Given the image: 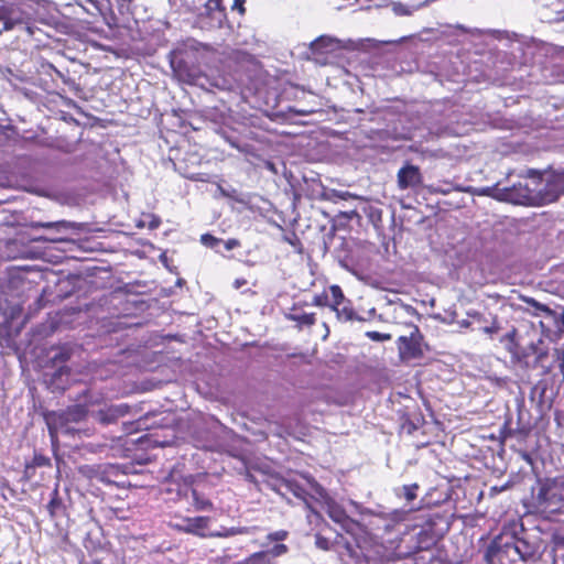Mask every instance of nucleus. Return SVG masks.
<instances>
[{"label": "nucleus", "instance_id": "nucleus-1", "mask_svg": "<svg viewBox=\"0 0 564 564\" xmlns=\"http://www.w3.org/2000/svg\"><path fill=\"white\" fill-rule=\"evenodd\" d=\"M509 539L519 562H535L545 549L541 534L528 531L523 523L509 534Z\"/></svg>", "mask_w": 564, "mask_h": 564}, {"label": "nucleus", "instance_id": "nucleus-2", "mask_svg": "<svg viewBox=\"0 0 564 564\" xmlns=\"http://www.w3.org/2000/svg\"><path fill=\"white\" fill-rule=\"evenodd\" d=\"M539 178L540 185V202L542 205H547L556 202L564 195V170H547L539 172L534 170L528 171L529 177Z\"/></svg>", "mask_w": 564, "mask_h": 564}, {"label": "nucleus", "instance_id": "nucleus-3", "mask_svg": "<svg viewBox=\"0 0 564 564\" xmlns=\"http://www.w3.org/2000/svg\"><path fill=\"white\" fill-rule=\"evenodd\" d=\"M88 410L84 404H76L62 412H48L45 414V422L52 442H54L58 433L68 434L72 430L69 423L80 422L86 417Z\"/></svg>", "mask_w": 564, "mask_h": 564}, {"label": "nucleus", "instance_id": "nucleus-4", "mask_svg": "<svg viewBox=\"0 0 564 564\" xmlns=\"http://www.w3.org/2000/svg\"><path fill=\"white\" fill-rule=\"evenodd\" d=\"M534 187L529 184H516L512 187H505L498 193V200L510 202L518 205H542L540 202V183L539 178L531 177Z\"/></svg>", "mask_w": 564, "mask_h": 564}, {"label": "nucleus", "instance_id": "nucleus-5", "mask_svg": "<svg viewBox=\"0 0 564 564\" xmlns=\"http://www.w3.org/2000/svg\"><path fill=\"white\" fill-rule=\"evenodd\" d=\"M484 560L486 564H516L519 562L508 533L500 534L490 542L485 551Z\"/></svg>", "mask_w": 564, "mask_h": 564}, {"label": "nucleus", "instance_id": "nucleus-6", "mask_svg": "<svg viewBox=\"0 0 564 564\" xmlns=\"http://www.w3.org/2000/svg\"><path fill=\"white\" fill-rule=\"evenodd\" d=\"M536 499L550 512H561L564 509V492L554 487L551 478L541 485Z\"/></svg>", "mask_w": 564, "mask_h": 564}, {"label": "nucleus", "instance_id": "nucleus-7", "mask_svg": "<svg viewBox=\"0 0 564 564\" xmlns=\"http://www.w3.org/2000/svg\"><path fill=\"white\" fill-rule=\"evenodd\" d=\"M31 18L21 8L13 4H7V13L4 17L3 26H0V33L3 31H11L14 29L24 30L29 35L33 34V29L30 24Z\"/></svg>", "mask_w": 564, "mask_h": 564}, {"label": "nucleus", "instance_id": "nucleus-8", "mask_svg": "<svg viewBox=\"0 0 564 564\" xmlns=\"http://www.w3.org/2000/svg\"><path fill=\"white\" fill-rule=\"evenodd\" d=\"M399 354L403 359H412L422 355L419 328L412 327L409 336H400L398 339Z\"/></svg>", "mask_w": 564, "mask_h": 564}, {"label": "nucleus", "instance_id": "nucleus-9", "mask_svg": "<svg viewBox=\"0 0 564 564\" xmlns=\"http://www.w3.org/2000/svg\"><path fill=\"white\" fill-rule=\"evenodd\" d=\"M131 406L127 403L111 404L93 412V417L102 425L116 423L119 419L128 415Z\"/></svg>", "mask_w": 564, "mask_h": 564}, {"label": "nucleus", "instance_id": "nucleus-10", "mask_svg": "<svg viewBox=\"0 0 564 564\" xmlns=\"http://www.w3.org/2000/svg\"><path fill=\"white\" fill-rule=\"evenodd\" d=\"M397 182L402 191L420 186L423 182L420 167L413 164H405L398 171Z\"/></svg>", "mask_w": 564, "mask_h": 564}, {"label": "nucleus", "instance_id": "nucleus-11", "mask_svg": "<svg viewBox=\"0 0 564 564\" xmlns=\"http://www.w3.org/2000/svg\"><path fill=\"white\" fill-rule=\"evenodd\" d=\"M326 509L328 517L346 531L350 532L356 522L346 513L344 508L335 500L328 499L326 501Z\"/></svg>", "mask_w": 564, "mask_h": 564}, {"label": "nucleus", "instance_id": "nucleus-12", "mask_svg": "<svg viewBox=\"0 0 564 564\" xmlns=\"http://www.w3.org/2000/svg\"><path fill=\"white\" fill-rule=\"evenodd\" d=\"M522 301L534 308V315H540L541 313H544L547 317L554 319L556 327L560 330L564 332V312L562 314H557L555 311L535 301L533 297L523 296Z\"/></svg>", "mask_w": 564, "mask_h": 564}, {"label": "nucleus", "instance_id": "nucleus-13", "mask_svg": "<svg viewBox=\"0 0 564 564\" xmlns=\"http://www.w3.org/2000/svg\"><path fill=\"white\" fill-rule=\"evenodd\" d=\"M340 47L341 41L329 35H322L311 43V50L315 54L332 53Z\"/></svg>", "mask_w": 564, "mask_h": 564}, {"label": "nucleus", "instance_id": "nucleus-14", "mask_svg": "<svg viewBox=\"0 0 564 564\" xmlns=\"http://www.w3.org/2000/svg\"><path fill=\"white\" fill-rule=\"evenodd\" d=\"M434 0H424L415 6H408L402 2H391L390 7L392 12L398 17H410L415 11L430 6Z\"/></svg>", "mask_w": 564, "mask_h": 564}, {"label": "nucleus", "instance_id": "nucleus-15", "mask_svg": "<svg viewBox=\"0 0 564 564\" xmlns=\"http://www.w3.org/2000/svg\"><path fill=\"white\" fill-rule=\"evenodd\" d=\"M208 521L209 519L206 517L187 519L185 531L202 538H206L208 534L205 533V529L207 528Z\"/></svg>", "mask_w": 564, "mask_h": 564}, {"label": "nucleus", "instance_id": "nucleus-16", "mask_svg": "<svg viewBox=\"0 0 564 564\" xmlns=\"http://www.w3.org/2000/svg\"><path fill=\"white\" fill-rule=\"evenodd\" d=\"M293 479L282 477H271L268 480V486L282 497L291 492Z\"/></svg>", "mask_w": 564, "mask_h": 564}, {"label": "nucleus", "instance_id": "nucleus-17", "mask_svg": "<svg viewBox=\"0 0 564 564\" xmlns=\"http://www.w3.org/2000/svg\"><path fill=\"white\" fill-rule=\"evenodd\" d=\"M205 11L207 14L213 17L218 25L221 24L225 18V10L221 7V0H208L205 4Z\"/></svg>", "mask_w": 564, "mask_h": 564}, {"label": "nucleus", "instance_id": "nucleus-18", "mask_svg": "<svg viewBox=\"0 0 564 564\" xmlns=\"http://www.w3.org/2000/svg\"><path fill=\"white\" fill-rule=\"evenodd\" d=\"M249 528L247 527H232V528H223L219 531L208 533L210 538H229L239 534H248Z\"/></svg>", "mask_w": 564, "mask_h": 564}, {"label": "nucleus", "instance_id": "nucleus-19", "mask_svg": "<svg viewBox=\"0 0 564 564\" xmlns=\"http://www.w3.org/2000/svg\"><path fill=\"white\" fill-rule=\"evenodd\" d=\"M329 308H334L337 306H341L345 303V296L344 293L338 285H332L329 288Z\"/></svg>", "mask_w": 564, "mask_h": 564}, {"label": "nucleus", "instance_id": "nucleus-20", "mask_svg": "<svg viewBox=\"0 0 564 564\" xmlns=\"http://www.w3.org/2000/svg\"><path fill=\"white\" fill-rule=\"evenodd\" d=\"M335 313L337 321L339 322H350L355 319V312L348 305L343 304L341 306H337L330 310Z\"/></svg>", "mask_w": 564, "mask_h": 564}, {"label": "nucleus", "instance_id": "nucleus-21", "mask_svg": "<svg viewBox=\"0 0 564 564\" xmlns=\"http://www.w3.org/2000/svg\"><path fill=\"white\" fill-rule=\"evenodd\" d=\"M288 318L296 322L300 326H312L316 322L314 313L289 314Z\"/></svg>", "mask_w": 564, "mask_h": 564}, {"label": "nucleus", "instance_id": "nucleus-22", "mask_svg": "<svg viewBox=\"0 0 564 564\" xmlns=\"http://www.w3.org/2000/svg\"><path fill=\"white\" fill-rule=\"evenodd\" d=\"M235 564H271L269 561V555L264 553V551L256 552L245 558L243 561L237 562Z\"/></svg>", "mask_w": 564, "mask_h": 564}, {"label": "nucleus", "instance_id": "nucleus-23", "mask_svg": "<svg viewBox=\"0 0 564 564\" xmlns=\"http://www.w3.org/2000/svg\"><path fill=\"white\" fill-rule=\"evenodd\" d=\"M193 503L197 510L212 509L213 503L205 497L200 496L195 489L191 490Z\"/></svg>", "mask_w": 564, "mask_h": 564}, {"label": "nucleus", "instance_id": "nucleus-24", "mask_svg": "<svg viewBox=\"0 0 564 564\" xmlns=\"http://www.w3.org/2000/svg\"><path fill=\"white\" fill-rule=\"evenodd\" d=\"M61 508H62V500L58 498L57 490H54L53 497L47 505V511H48L51 518H54Z\"/></svg>", "mask_w": 564, "mask_h": 564}, {"label": "nucleus", "instance_id": "nucleus-25", "mask_svg": "<svg viewBox=\"0 0 564 564\" xmlns=\"http://www.w3.org/2000/svg\"><path fill=\"white\" fill-rule=\"evenodd\" d=\"M54 224H65L64 226L53 227L52 230H54L57 234L66 232L68 230H78L80 229V225L74 221L68 220H57L54 221Z\"/></svg>", "mask_w": 564, "mask_h": 564}, {"label": "nucleus", "instance_id": "nucleus-26", "mask_svg": "<svg viewBox=\"0 0 564 564\" xmlns=\"http://www.w3.org/2000/svg\"><path fill=\"white\" fill-rule=\"evenodd\" d=\"M291 494H293L296 498L302 499L305 502V505L311 509V506L307 501L306 490L295 480H293L292 482Z\"/></svg>", "mask_w": 564, "mask_h": 564}, {"label": "nucleus", "instance_id": "nucleus-27", "mask_svg": "<svg viewBox=\"0 0 564 564\" xmlns=\"http://www.w3.org/2000/svg\"><path fill=\"white\" fill-rule=\"evenodd\" d=\"M288 552V546L285 544H275L273 547L264 551L265 554L269 555V561L272 564V560L285 554Z\"/></svg>", "mask_w": 564, "mask_h": 564}, {"label": "nucleus", "instance_id": "nucleus-28", "mask_svg": "<svg viewBox=\"0 0 564 564\" xmlns=\"http://www.w3.org/2000/svg\"><path fill=\"white\" fill-rule=\"evenodd\" d=\"M419 486L416 484L403 486L401 488L402 495L408 501H412L416 498V490Z\"/></svg>", "mask_w": 564, "mask_h": 564}, {"label": "nucleus", "instance_id": "nucleus-29", "mask_svg": "<svg viewBox=\"0 0 564 564\" xmlns=\"http://www.w3.org/2000/svg\"><path fill=\"white\" fill-rule=\"evenodd\" d=\"M315 545L319 550L328 551V550H330L332 542L327 538L317 533V534H315Z\"/></svg>", "mask_w": 564, "mask_h": 564}, {"label": "nucleus", "instance_id": "nucleus-30", "mask_svg": "<svg viewBox=\"0 0 564 564\" xmlns=\"http://www.w3.org/2000/svg\"><path fill=\"white\" fill-rule=\"evenodd\" d=\"M65 224H54V221H31L29 224V227L31 229H39V228H44V229H52L53 227H61V226H64Z\"/></svg>", "mask_w": 564, "mask_h": 564}, {"label": "nucleus", "instance_id": "nucleus-31", "mask_svg": "<svg viewBox=\"0 0 564 564\" xmlns=\"http://www.w3.org/2000/svg\"><path fill=\"white\" fill-rule=\"evenodd\" d=\"M200 242L206 247L215 248L217 245L221 242V239L216 238L209 234H204L200 237Z\"/></svg>", "mask_w": 564, "mask_h": 564}, {"label": "nucleus", "instance_id": "nucleus-32", "mask_svg": "<svg viewBox=\"0 0 564 564\" xmlns=\"http://www.w3.org/2000/svg\"><path fill=\"white\" fill-rule=\"evenodd\" d=\"M554 552L556 561H562L564 564V538L555 540Z\"/></svg>", "mask_w": 564, "mask_h": 564}, {"label": "nucleus", "instance_id": "nucleus-33", "mask_svg": "<svg viewBox=\"0 0 564 564\" xmlns=\"http://www.w3.org/2000/svg\"><path fill=\"white\" fill-rule=\"evenodd\" d=\"M382 518H389L391 521L393 522H400V521H403L405 516H406V512L403 511V510H393L391 511L390 513L388 514H380Z\"/></svg>", "mask_w": 564, "mask_h": 564}, {"label": "nucleus", "instance_id": "nucleus-34", "mask_svg": "<svg viewBox=\"0 0 564 564\" xmlns=\"http://www.w3.org/2000/svg\"><path fill=\"white\" fill-rule=\"evenodd\" d=\"M502 188H499L497 185L491 187H482L478 191V195L490 196L498 199V193H500Z\"/></svg>", "mask_w": 564, "mask_h": 564}, {"label": "nucleus", "instance_id": "nucleus-35", "mask_svg": "<svg viewBox=\"0 0 564 564\" xmlns=\"http://www.w3.org/2000/svg\"><path fill=\"white\" fill-rule=\"evenodd\" d=\"M366 336L375 341H387L391 339L390 334L379 333V332H367Z\"/></svg>", "mask_w": 564, "mask_h": 564}, {"label": "nucleus", "instance_id": "nucleus-36", "mask_svg": "<svg viewBox=\"0 0 564 564\" xmlns=\"http://www.w3.org/2000/svg\"><path fill=\"white\" fill-rule=\"evenodd\" d=\"M555 364L556 367L560 369L561 375L564 379V348H560L555 350Z\"/></svg>", "mask_w": 564, "mask_h": 564}, {"label": "nucleus", "instance_id": "nucleus-37", "mask_svg": "<svg viewBox=\"0 0 564 564\" xmlns=\"http://www.w3.org/2000/svg\"><path fill=\"white\" fill-rule=\"evenodd\" d=\"M70 357V352L66 348L59 349L56 354L53 355L52 360L54 362H64L68 360Z\"/></svg>", "mask_w": 564, "mask_h": 564}, {"label": "nucleus", "instance_id": "nucleus-38", "mask_svg": "<svg viewBox=\"0 0 564 564\" xmlns=\"http://www.w3.org/2000/svg\"><path fill=\"white\" fill-rule=\"evenodd\" d=\"M329 295L327 293L317 294L313 299V305L329 307Z\"/></svg>", "mask_w": 564, "mask_h": 564}, {"label": "nucleus", "instance_id": "nucleus-39", "mask_svg": "<svg viewBox=\"0 0 564 564\" xmlns=\"http://www.w3.org/2000/svg\"><path fill=\"white\" fill-rule=\"evenodd\" d=\"M288 536V532L284 530L271 532L268 534V540L270 541H283Z\"/></svg>", "mask_w": 564, "mask_h": 564}, {"label": "nucleus", "instance_id": "nucleus-40", "mask_svg": "<svg viewBox=\"0 0 564 564\" xmlns=\"http://www.w3.org/2000/svg\"><path fill=\"white\" fill-rule=\"evenodd\" d=\"M551 479L554 487L560 488L564 492V474L557 475Z\"/></svg>", "mask_w": 564, "mask_h": 564}, {"label": "nucleus", "instance_id": "nucleus-41", "mask_svg": "<svg viewBox=\"0 0 564 564\" xmlns=\"http://www.w3.org/2000/svg\"><path fill=\"white\" fill-rule=\"evenodd\" d=\"M221 196L237 199V191L235 188L226 189L221 186L218 187Z\"/></svg>", "mask_w": 564, "mask_h": 564}, {"label": "nucleus", "instance_id": "nucleus-42", "mask_svg": "<svg viewBox=\"0 0 564 564\" xmlns=\"http://www.w3.org/2000/svg\"><path fill=\"white\" fill-rule=\"evenodd\" d=\"M224 138L225 140L235 149L239 150V151H243V149L240 147V144L238 143L237 139L235 138H231L229 135H226L224 134Z\"/></svg>", "mask_w": 564, "mask_h": 564}, {"label": "nucleus", "instance_id": "nucleus-43", "mask_svg": "<svg viewBox=\"0 0 564 564\" xmlns=\"http://www.w3.org/2000/svg\"><path fill=\"white\" fill-rule=\"evenodd\" d=\"M245 0H235L232 4V10H238L239 13H245V7H243Z\"/></svg>", "mask_w": 564, "mask_h": 564}, {"label": "nucleus", "instance_id": "nucleus-44", "mask_svg": "<svg viewBox=\"0 0 564 564\" xmlns=\"http://www.w3.org/2000/svg\"><path fill=\"white\" fill-rule=\"evenodd\" d=\"M499 329H500V327L496 324V322H494L492 325H490V326L484 327V332L486 334H496L499 332Z\"/></svg>", "mask_w": 564, "mask_h": 564}, {"label": "nucleus", "instance_id": "nucleus-45", "mask_svg": "<svg viewBox=\"0 0 564 564\" xmlns=\"http://www.w3.org/2000/svg\"><path fill=\"white\" fill-rule=\"evenodd\" d=\"M34 240L35 241H40V242H58V241H63L62 238H54V237H39V238H35Z\"/></svg>", "mask_w": 564, "mask_h": 564}, {"label": "nucleus", "instance_id": "nucleus-46", "mask_svg": "<svg viewBox=\"0 0 564 564\" xmlns=\"http://www.w3.org/2000/svg\"><path fill=\"white\" fill-rule=\"evenodd\" d=\"M239 246V241L236 240V239H228L226 242H225V248L226 250H232L235 249L236 247Z\"/></svg>", "mask_w": 564, "mask_h": 564}, {"label": "nucleus", "instance_id": "nucleus-47", "mask_svg": "<svg viewBox=\"0 0 564 564\" xmlns=\"http://www.w3.org/2000/svg\"><path fill=\"white\" fill-rule=\"evenodd\" d=\"M6 13H7V6H0V24H1V26H3Z\"/></svg>", "mask_w": 564, "mask_h": 564}, {"label": "nucleus", "instance_id": "nucleus-48", "mask_svg": "<svg viewBox=\"0 0 564 564\" xmlns=\"http://www.w3.org/2000/svg\"><path fill=\"white\" fill-rule=\"evenodd\" d=\"M293 111L296 115L306 116L313 112V110H305V109H293Z\"/></svg>", "mask_w": 564, "mask_h": 564}, {"label": "nucleus", "instance_id": "nucleus-49", "mask_svg": "<svg viewBox=\"0 0 564 564\" xmlns=\"http://www.w3.org/2000/svg\"><path fill=\"white\" fill-rule=\"evenodd\" d=\"M171 66H172V68L176 72L177 69H180V68H181V62H177V61H175V59H172V61H171Z\"/></svg>", "mask_w": 564, "mask_h": 564}, {"label": "nucleus", "instance_id": "nucleus-50", "mask_svg": "<svg viewBox=\"0 0 564 564\" xmlns=\"http://www.w3.org/2000/svg\"><path fill=\"white\" fill-rule=\"evenodd\" d=\"M337 196L341 199H346L347 197H352V195L349 192H340L337 194Z\"/></svg>", "mask_w": 564, "mask_h": 564}, {"label": "nucleus", "instance_id": "nucleus-51", "mask_svg": "<svg viewBox=\"0 0 564 564\" xmlns=\"http://www.w3.org/2000/svg\"><path fill=\"white\" fill-rule=\"evenodd\" d=\"M160 225V220L159 219H153L150 224V228H158Z\"/></svg>", "mask_w": 564, "mask_h": 564}, {"label": "nucleus", "instance_id": "nucleus-52", "mask_svg": "<svg viewBox=\"0 0 564 564\" xmlns=\"http://www.w3.org/2000/svg\"><path fill=\"white\" fill-rule=\"evenodd\" d=\"M315 490L317 494H319L322 497H324V489L319 487L318 485H314Z\"/></svg>", "mask_w": 564, "mask_h": 564}, {"label": "nucleus", "instance_id": "nucleus-53", "mask_svg": "<svg viewBox=\"0 0 564 564\" xmlns=\"http://www.w3.org/2000/svg\"><path fill=\"white\" fill-rule=\"evenodd\" d=\"M246 479L250 482H253L254 481V477L252 474H250L249 471L246 473Z\"/></svg>", "mask_w": 564, "mask_h": 564}, {"label": "nucleus", "instance_id": "nucleus-54", "mask_svg": "<svg viewBox=\"0 0 564 564\" xmlns=\"http://www.w3.org/2000/svg\"><path fill=\"white\" fill-rule=\"evenodd\" d=\"M556 21H564V10L557 12Z\"/></svg>", "mask_w": 564, "mask_h": 564}, {"label": "nucleus", "instance_id": "nucleus-55", "mask_svg": "<svg viewBox=\"0 0 564 564\" xmlns=\"http://www.w3.org/2000/svg\"><path fill=\"white\" fill-rule=\"evenodd\" d=\"M245 283H246V281H245V280H242V281H240V280H236V281H235V286H236L237 289H239V288H240L242 284H245Z\"/></svg>", "mask_w": 564, "mask_h": 564}, {"label": "nucleus", "instance_id": "nucleus-56", "mask_svg": "<svg viewBox=\"0 0 564 564\" xmlns=\"http://www.w3.org/2000/svg\"><path fill=\"white\" fill-rule=\"evenodd\" d=\"M456 28L463 32H470L469 30H467L464 25L462 24H457Z\"/></svg>", "mask_w": 564, "mask_h": 564}, {"label": "nucleus", "instance_id": "nucleus-57", "mask_svg": "<svg viewBox=\"0 0 564 564\" xmlns=\"http://www.w3.org/2000/svg\"><path fill=\"white\" fill-rule=\"evenodd\" d=\"M354 321L365 322L366 318L355 314V319Z\"/></svg>", "mask_w": 564, "mask_h": 564}, {"label": "nucleus", "instance_id": "nucleus-58", "mask_svg": "<svg viewBox=\"0 0 564 564\" xmlns=\"http://www.w3.org/2000/svg\"><path fill=\"white\" fill-rule=\"evenodd\" d=\"M375 314H376V310H375V308H371V310L369 311V315H370V316H373Z\"/></svg>", "mask_w": 564, "mask_h": 564}, {"label": "nucleus", "instance_id": "nucleus-59", "mask_svg": "<svg viewBox=\"0 0 564 564\" xmlns=\"http://www.w3.org/2000/svg\"><path fill=\"white\" fill-rule=\"evenodd\" d=\"M199 45H200V44L195 43V44H193L191 47H192V48H194V50H197V46H199Z\"/></svg>", "mask_w": 564, "mask_h": 564}, {"label": "nucleus", "instance_id": "nucleus-60", "mask_svg": "<svg viewBox=\"0 0 564 564\" xmlns=\"http://www.w3.org/2000/svg\"><path fill=\"white\" fill-rule=\"evenodd\" d=\"M324 327L326 328V332L328 333L329 330H328V327H327L326 323H324Z\"/></svg>", "mask_w": 564, "mask_h": 564}, {"label": "nucleus", "instance_id": "nucleus-61", "mask_svg": "<svg viewBox=\"0 0 564 564\" xmlns=\"http://www.w3.org/2000/svg\"><path fill=\"white\" fill-rule=\"evenodd\" d=\"M351 505L358 508V505L355 501H351Z\"/></svg>", "mask_w": 564, "mask_h": 564}, {"label": "nucleus", "instance_id": "nucleus-62", "mask_svg": "<svg viewBox=\"0 0 564 564\" xmlns=\"http://www.w3.org/2000/svg\"><path fill=\"white\" fill-rule=\"evenodd\" d=\"M364 512L372 514L371 510H365Z\"/></svg>", "mask_w": 564, "mask_h": 564}]
</instances>
